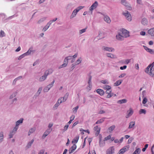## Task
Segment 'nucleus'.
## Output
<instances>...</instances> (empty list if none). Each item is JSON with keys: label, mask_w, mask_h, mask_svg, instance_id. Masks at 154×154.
Segmentation results:
<instances>
[{"label": "nucleus", "mask_w": 154, "mask_h": 154, "mask_svg": "<svg viewBox=\"0 0 154 154\" xmlns=\"http://www.w3.org/2000/svg\"><path fill=\"white\" fill-rule=\"evenodd\" d=\"M67 65H66V63H63V64H62V65L60 66L59 67V69H61V68H63L65 67H66L67 66Z\"/></svg>", "instance_id": "obj_54"}, {"label": "nucleus", "mask_w": 154, "mask_h": 154, "mask_svg": "<svg viewBox=\"0 0 154 154\" xmlns=\"http://www.w3.org/2000/svg\"><path fill=\"white\" fill-rule=\"evenodd\" d=\"M103 49L105 51H107L111 52L114 51V49L113 48L108 47H103Z\"/></svg>", "instance_id": "obj_11"}, {"label": "nucleus", "mask_w": 154, "mask_h": 154, "mask_svg": "<svg viewBox=\"0 0 154 154\" xmlns=\"http://www.w3.org/2000/svg\"><path fill=\"white\" fill-rule=\"evenodd\" d=\"M78 12V11H77L76 9L74 10L70 16V18H72L76 16Z\"/></svg>", "instance_id": "obj_17"}, {"label": "nucleus", "mask_w": 154, "mask_h": 154, "mask_svg": "<svg viewBox=\"0 0 154 154\" xmlns=\"http://www.w3.org/2000/svg\"><path fill=\"white\" fill-rule=\"evenodd\" d=\"M122 15L125 16L126 18L129 21L131 20V16L130 13L127 11H125L122 13Z\"/></svg>", "instance_id": "obj_3"}, {"label": "nucleus", "mask_w": 154, "mask_h": 154, "mask_svg": "<svg viewBox=\"0 0 154 154\" xmlns=\"http://www.w3.org/2000/svg\"><path fill=\"white\" fill-rule=\"evenodd\" d=\"M17 92H15L13 93L12 94L10 97V99H12L14 97H15L16 95L17 94Z\"/></svg>", "instance_id": "obj_40"}, {"label": "nucleus", "mask_w": 154, "mask_h": 154, "mask_svg": "<svg viewBox=\"0 0 154 154\" xmlns=\"http://www.w3.org/2000/svg\"><path fill=\"white\" fill-rule=\"evenodd\" d=\"M127 66L124 65L122 66H121L120 67V69L121 70H124V69H126L127 68Z\"/></svg>", "instance_id": "obj_61"}, {"label": "nucleus", "mask_w": 154, "mask_h": 154, "mask_svg": "<svg viewBox=\"0 0 154 154\" xmlns=\"http://www.w3.org/2000/svg\"><path fill=\"white\" fill-rule=\"evenodd\" d=\"M135 125V122H131L129 125L128 127L129 128H132L134 125Z\"/></svg>", "instance_id": "obj_36"}, {"label": "nucleus", "mask_w": 154, "mask_h": 154, "mask_svg": "<svg viewBox=\"0 0 154 154\" xmlns=\"http://www.w3.org/2000/svg\"><path fill=\"white\" fill-rule=\"evenodd\" d=\"M79 106H77L76 107L72 109L73 112L75 113L76 112L77 110L79 108Z\"/></svg>", "instance_id": "obj_45"}, {"label": "nucleus", "mask_w": 154, "mask_h": 154, "mask_svg": "<svg viewBox=\"0 0 154 154\" xmlns=\"http://www.w3.org/2000/svg\"><path fill=\"white\" fill-rule=\"evenodd\" d=\"M91 79L92 76L91 75H89V80L88 82V84L90 85V84H92L91 83Z\"/></svg>", "instance_id": "obj_51"}, {"label": "nucleus", "mask_w": 154, "mask_h": 154, "mask_svg": "<svg viewBox=\"0 0 154 154\" xmlns=\"http://www.w3.org/2000/svg\"><path fill=\"white\" fill-rule=\"evenodd\" d=\"M47 17H44L40 18L37 22V23L38 24H41L45 21L47 19Z\"/></svg>", "instance_id": "obj_18"}, {"label": "nucleus", "mask_w": 154, "mask_h": 154, "mask_svg": "<svg viewBox=\"0 0 154 154\" xmlns=\"http://www.w3.org/2000/svg\"><path fill=\"white\" fill-rule=\"evenodd\" d=\"M98 5V3L96 1L94 3L90 8L89 10L91 11V14L92 13V11L96 8Z\"/></svg>", "instance_id": "obj_10"}, {"label": "nucleus", "mask_w": 154, "mask_h": 154, "mask_svg": "<svg viewBox=\"0 0 154 154\" xmlns=\"http://www.w3.org/2000/svg\"><path fill=\"white\" fill-rule=\"evenodd\" d=\"M115 128V126L114 125H112L110 127L108 128L109 132H111Z\"/></svg>", "instance_id": "obj_35"}, {"label": "nucleus", "mask_w": 154, "mask_h": 154, "mask_svg": "<svg viewBox=\"0 0 154 154\" xmlns=\"http://www.w3.org/2000/svg\"><path fill=\"white\" fill-rule=\"evenodd\" d=\"M62 98H61L58 99L57 103L54 106V108L57 109L58 106L60 105V104L62 103Z\"/></svg>", "instance_id": "obj_12"}, {"label": "nucleus", "mask_w": 154, "mask_h": 154, "mask_svg": "<svg viewBox=\"0 0 154 154\" xmlns=\"http://www.w3.org/2000/svg\"><path fill=\"white\" fill-rule=\"evenodd\" d=\"M140 114L144 113L145 114L146 111L145 109H141L139 111Z\"/></svg>", "instance_id": "obj_53"}, {"label": "nucleus", "mask_w": 154, "mask_h": 154, "mask_svg": "<svg viewBox=\"0 0 154 154\" xmlns=\"http://www.w3.org/2000/svg\"><path fill=\"white\" fill-rule=\"evenodd\" d=\"M111 138V136L110 135H109L108 136L105 137L104 138V141H106L108 140Z\"/></svg>", "instance_id": "obj_49"}, {"label": "nucleus", "mask_w": 154, "mask_h": 154, "mask_svg": "<svg viewBox=\"0 0 154 154\" xmlns=\"http://www.w3.org/2000/svg\"><path fill=\"white\" fill-rule=\"evenodd\" d=\"M68 61L67 60V58H66V57H65L63 63H66V65H67L68 63Z\"/></svg>", "instance_id": "obj_62"}, {"label": "nucleus", "mask_w": 154, "mask_h": 154, "mask_svg": "<svg viewBox=\"0 0 154 154\" xmlns=\"http://www.w3.org/2000/svg\"><path fill=\"white\" fill-rule=\"evenodd\" d=\"M15 134V133H14V132H13L12 131H11L9 134V138L11 139L12 138L13 135Z\"/></svg>", "instance_id": "obj_39"}, {"label": "nucleus", "mask_w": 154, "mask_h": 154, "mask_svg": "<svg viewBox=\"0 0 154 154\" xmlns=\"http://www.w3.org/2000/svg\"><path fill=\"white\" fill-rule=\"evenodd\" d=\"M57 18H55L53 20H50L48 22V24L51 25L53 22L57 20Z\"/></svg>", "instance_id": "obj_37"}, {"label": "nucleus", "mask_w": 154, "mask_h": 154, "mask_svg": "<svg viewBox=\"0 0 154 154\" xmlns=\"http://www.w3.org/2000/svg\"><path fill=\"white\" fill-rule=\"evenodd\" d=\"M81 131H84L85 132L87 133L88 134L90 133V131L88 130H84L82 128H81L80 130Z\"/></svg>", "instance_id": "obj_48"}, {"label": "nucleus", "mask_w": 154, "mask_h": 154, "mask_svg": "<svg viewBox=\"0 0 154 154\" xmlns=\"http://www.w3.org/2000/svg\"><path fill=\"white\" fill-rule=\"evenodd\" d=\"M76 148V146L75 144H74L73 146H72L71 148L73 150H75Z\"/></svg>", "instance_id": "obj_57"}, {"label": "nucleus", "mask_w": 154, "mask_h": 154, "mask_svg": "<svg viewBox=\"0 0 154 154\" xmlns=\"http://www.w3.org/2000/svg\"><path fill=\"white\" fill-rule=\"evenodd\" d=\"M32 48H30L26 52L24 53L23 54L20 55V56H19L18 58V59L19 60H20L22 58L24 57L25 56L30 54L31 52L32 51Z\"/></svg>", "instance_id": "obj_2"}, {"label": "nucleus", "mask_w": 154, "mask_h": 154, "mask_svg": "<svg viewBox=\"0 0 154 154\" xmlns=\"http://www.w3.org/2000/svg\"><path fill=\"white\" fill-rule=\"evenodd\" d=\"M99 13L101 14L104 16V19L105 22L108 23H110L111 22L110 19L108 16L101 12H99Z\"/></svg>", "instance_id": "obj_8"}, {"label": "nucleus", "mask_w": 154, "mask_h": 154, "mask_svg": "<svg viewBox=\"0 0 154 154\" xmlns=\"http://www.w3.org/2000/svg\"><path fill=\"white\" fill-rule=\"evenodd\" d=\"M5 34L3 30H1L0 32V37H5Z\"/></svg>", "instance_id": "obj_38"}, {"label": "nucleus", "mask_w": 154, "mask_h": 154, "mask_svg": "<svg viewBox=\"0 0 154 154\" xmlns=\"http://www.w3.org/2000/svg\"><path fill=\"white\" fill-rule=\"evenodd\" d=\"M47 74L46 73H44V75L40 77L39 79V81L40 82H42L45 80L47 77Z\"/></svg>", "instance_id": "obj_15"}, {"label": "nucleus", "mask_w": 154, "mask_h": 154, "mask_svg": "<svg viewBox=\"0 0 154 154\" xmlns=\"http://www.w3.org/2000/svg\"><path fill=\"white\" fill-rule=\"evenodd\" d=\"M133 140V138L132 137H131V138H129L128 140V143L129 144V143H131L132 142V141Z\"/></svg>", "instance_id": "obj_59"}, {"label": "nucleus", "mask_w": 154, "mask_h": 154, "mask_svg": "<svg viewBox=\"0 0 154 154\" xmlns=\"http://www.w3.org/2000/svg\"><path fill=\"white\" fill-rule=\"evenodd\" d=\"M133 112L132 111V109L131 108H130L128 111L127 114L126 116V118H128L131 116V115L133 114Z\"/></svg>", "instance_id": "obj_16"}, {"label": "nucleus", "mask_w": 154, "mask_h": 154, "mask_svg": "<svg viewBox=\"0 0 154 154\" xmlns=\"http://www.w3.org/2000/svg\"><path fill=\"white\" fill-rule=\"evenodd\" d=\"M18 128H19V127H17V126H15V127L14 128L13 130L11 131L15 134V133L17 132V129H18Z\"/></svg>", "instance_id": "obj_42"}, {"label": "nucleus", "mask_w": 154, "mask_h": 154, "mask_svg": "<svg viewBox=\"0 0 154 154\" xmlns=\"http://www.w3.org/2000/svg\"><path fill=\"white\" fill-rule=\"evenodd\" d=\"M152 64H150L146 69L145 72L151 76H153L154 75V68L153 67V65L152 66Z\"/></svg>", "instance_id": "obj_1"}, {"label": "nucleus", "mask_w": 154, "mask_h": 154, "mask_svg": "<svg viewBox=\"0 0 154 154\" xmlns=\"http://www.w3.org/2000/svg\"><path fill=\"white\" fill-rule=\"evenodd\" d=\"M34 141V139L32 140H31L30 142H29L28 143L27 145V146H26V147L28 148H29L31 146L32 144V143H33Z\"/></svg>", "instance_id": "obj_24"}, {"label": "nucleus", "mask_w": 154, "mask_h": 154, "mask_svg": "<svg viewBox=\"0 0 154 154\" xmlns=\"http://www.w3.org/2000/svg\"><path fill=\"white\" fill-rule=\"evenodd\" d=\"M115 149L114 146L110 147L106 151V154H112L114 153Z\"/></svg>", "instance_id": "obj_9"}, {"label": "nucleus", "mask_w": 154, "mask_h": 154, "mask_svg": "<svg viewBox=\"0 0 154 154\" xmlns=\"http://www.w3.org/2000/svg\"><path fill=\"white\" fill-rule=\"evenodd\" d=\"M44 152H45L44 149H41L39 153L38 154H43Z\"/></svg>", "instance_id": "obj_64"}, {"label": "nucleus", "mask_w": 154, "mask_h": 154, "mask_svg": "<svg viewBox=\"0 0 154 154\" xmlns=\"http://www.w3.org/2000/svg\"><path fill=\"white\" fill-rule=\"evenodd\" d=\"M129 32L125 29H123L121 33L123 38H126L129 36Z\"/></svg>", "instance_id": "obj_5"}, {"label": "nucleus", "mask_w": 154, "mask_h": 154, "mask_svg": "<svg viewBox=\"0 0 154 154\" xmlns=\"http://www.w3.org/2000/svg\"><path fill=\"white\" fill-rule=\"evenodd\" d=\"M148 32L152 36H154V28L149 29Z\"/></svg>", "instance_id": "obj_20"}, {"label": "nucleus", "mask_w": 154, "mask_h": 154, "mask_svg": "<svg viewBox=\"0 0 154 154\" xmlns=\"http://www.w3.org/2000/svg\"><path fill=\"white\" fill-rule=\"evenodd\" d=\"M147 101V100L146 98V97L144 98H143V101H142L143 103V104H145L146 103Z\"/></svg>", "instance_id": "obj_58"}, {"label": "nucleus", "mask_w": 154, "mask_h": 154, "mask_svg": "<svg viewBox=\"0 0 154 154\" xmlns=\"http://www.w3.org/2000/svg\"><path fill=\"white\" fill-rule=\"evenodd\" d=\"M141 23L144 25H146L147 23V20L145 18H143L141 21Z\"/></svg>", "instance_id": "obj_25"}, {"label": "nucleus", "mask_w": 154, "mask_h": 154, "mask_svg": "<svg viewBox=\"0 0 154 154\" xmlns=\"http://www.w3.org/2000/svg\"><path fill=\"white\" fill-rule=\"evenodd\" d=\"M121 3L122 4L125 6L127 9L129 10H130L131 9V6H130L129 4L127 3L126 1H121Z\"/></svg>", "instance_id": "obj_7"}, {"label": "nucleus", "mask_w": 154, "mask_h": 154, "mask_svg": "<svg viewBox=\"0 0 154 154\" xmlns=\"http://www.w3.org/2000/svg\"><path fill=\"white\" fill-rule=\"evenodd\" d=\"M101 82L104 84H108L109 82L107 80H102L101 81Z\"/></svg>", "instance_id": "obj_41"}, {"label": "nucleus", "mask_w": 154, "mask_h": 154, "mask_svg": "<svg viewBox=\"0 0 154 154\" xmlns=\"http://www.w3.org/2000/svg\"><path fill=\"white\" fill-rule=\"evenodd\" d=\"M79 139V136H76L72 140V143H77Z\"/></svg>", "instance_id": "obj_34"}, {"label": "nucleus", "mask_w": 154, "mask_h": 154, "mask_svg": "<svg viewBox=\"0 0 154 154\" xmlns=\"http://www.w3.org/2000/svg\"><path fill=\"white\" fill-rule=\"evenodd\" d=\"M107 57H110L112 59L114 58L115 57V56L111 53H107L106 54Z\"/></svg>", "instance_id": "obj_33"}, {"label": "nucleus", "mask_w": 154, "mask_h": 154, "mask_svg": "<svg viewBox=\"0 0 154 154\" xmlns=\"http://www.w3.org/2000/svg\"><path fill=\"white\" fill-rule=\"evenodd\" d=\"M35 130V129L34 128H31L29 131L28 132V135H30L31 134L34 132Z\"/></svg>", "instance_id": "obj_31"}, {"label": "nucleus", "mask_w": 154, "mask_h": 154, "mask_svg": "<svg viewBox=\"0 0 154 154\" xmlns=\"http://www.w3.org/2000/svg\"><path fill=\"white\" fill-rule=\"evenodd\" d=\"M84 7V6H79L75 9L79 12L80 10L83 9Z\"/></svg>", "instance_id": "obj_56"}, {"label": "nucleus", "mask_w": 154, "mask_h": 154, "mask_svg": "<svg viewBox=\"0 0 154 154\" xmlns=\"http://www.w3.org/2000/svg\"><path fill=\"white\" fill-rule=\"evenodd\" d=\"M122 82V81L118 80L114 83V85L115 86H119L121 84Z\"/></svg>", "instance_id": "obj_32"}, {"label": "nucleus", "mask_w": 154, "mask_h": 154, "mask_svg": "<svg viewBox=\"0 0 154 154\" xmlns=\"http://www.w3.org/2000/svg\"><path fill=\"white\" fill-rule=\"evenodd\" d=\"M42 87H40L39 88L37 93V94H38L37 96L39 95V94H40L42 90Z\"/></svg>", "instance_id": "obj_46"}, {"label": "nucleus", "mask_w": 154, "mask_h": 154, "mask_svg": "<svg viewBox=\"0 0 154 154\" xmlns=\"http://www.w3.org/2000/svg\"><path fill=\"white\" fill-rule=\"evenodd\" d=\"M51 131L49 129H48L47 130H46L43 134L42 137V138L44 139L46 137L48 134H50Z\"/></svg>", "instance_id": "obj_13"}, {"label": "nucleus", "mask_w": 154, "mask_h": 154, "mask_svg": "<svg viewBox=\"0 0 154 154\" xmlns=\"http://www.w3.org/2000/svg\"><path fill=\"white\" fill-rule=\"evenodd\" d=\"M53 72V70L52 69H49L48 70H46L44 73H46L47 74V75L48 76L50 74H51Z\"/></svg>", "instance_id": "obj_28"}, {"label": "nucleus", "mask_w": 154, "mask_h": 154, "mask_svg": "<svg viewBox=\"0 0 154 154\" xmlns=\"http://www.w3.org/2000/svg\"><path fill=\"white\" fill-rule=\"evenodd\" d=\"M87 29V28H86L85 29H83L80 30L79 31V33L80 34H82V33L85 32L86 31V30Z\"/></svg>", "instance_id": "obj_50"}, {"label": "nucleus", "mask_w": 154, "mask_h": 154, "mask_svg": "<svg viewBox=\"0 0 154 154\" xmlns=\"http://www.w3.org/2000/svg\"><path fill=\"white\" fill-rule=\"evenodd\" d=\"M116 39L119 40H123V37L121 33H119L118 35H116Z\"/></svg>", "instance_id": "obj_19"}, {"label": "nucleus", "mask_w": 154, "mask_h": 154, "mask_svg": "<svg viewBox=\"0 0 154 154\" xmlns=\"http://www.w3.org/2000/svg\"><path fill=\"white\" fill-rule=\"evenodd\" d=\"M51 25L48 24V23H47V25H45L44 28L42 29V31L44 32H45L46 31L48 28Z\"/></svg>", "instance_id": "obj_30"}, {"label": "nucleus", "mask_w": 154, "mask_h": 154, "mask_svg": "<svg viewBox=\"0 0 154 154\" xmlns=\"http://www.w3.org/2000/svg\"><path fill=\"white\" fill-rule=\"evenodd\" d=\"M4 138V133L2 131L0 133V143L2 142Z\"/></svg>", "instance_id": "obj_27"}, {"label": "nucleus", "mask_w": 154, "mask_h": 154, "mask_svg": "<svg viewBox=\"0 0 154 154\" xmlns=\"http://www.w3.org/2000/svg\"><path fill=\"white\" fill-rule=\"evenodd\" d=\"M105 89L107 90H111V87L109 85H105L104 88Z\"/></svg>", "instance_id": "obj_52"}, {"label": "nucleus", "mask_w": 154, "mask_h": 154, "mask_svg": "<svg viewBox=\"0 0 154 154\" xmlns=\"http://www.w3.org/2000/svg\"><path fill=\"white\" fill-rule=\"evenodd\" d=\"M97 92L100 95L104 94V92L103 90L100 89H98L97 90Z\"/></svg>", "instance_id": "obj_21"}, {"label": "nucleus", "mask_w": 154, "mask_h": 154, "mask_svg": "<svg viewBox=\"0 0 154 154\" xmlns=\"http://www.w3.org/2000/svg\"><path fill=\"white\" fill-rule=\"evenodd\" d=\"M69 95V94L68 93H67L63 97V102H64L66 100L68 97Z\"/></svg>", "instance_id": "obj_29"}, {"label": "nucleus", "mask_w": 154, "mask_h": 154, "mask_svg": "<svg viewBox=\"0 0 154 154\" xmlns=\"http://www.w3.org/2000/svg\"><path fill=\"white\" fill-rule=\"evenodd\" d=\"M126 75V74L125 73L122 74L119 76V78H121L124 77Z\"/></svg>", "instance_id": "obj_63"}, {"label": "nucleus", "mask_w": 154, "mask_h": 154, "mask_svg": "<svg viewBox=\"0 0 154 154\" xmlns=\"http://www.w3.org/2000/svg\"><path fill=\"white\" fill-rule=\"evenodd\" d=\"M82 59L81 58L78 59L75 62V64H79L81 62Z\"/></svg>", "instance_id": "obj_47"}, {"label": "nucleus", "mask_w": 154, "mask_h": 154, "mask_svg": "<svg viewBox=\"0 0 154 154\" xmlns=\"http://www.w3.org/2000/svg\"><path fill=\"white\" fill-rule=\"evenodd\" d=\"M105 119V118L104 117L103 118L99 119V120L97 121L95 123V124H100L103 122Z\"/></svg>", "instance_id": "obj_26"}, {"label": "nucleus", "mask_w": 154, "mask_h": 154, "mask_svg": "<svg viewBox=\"0 0 154 154\" xmlns=\"http://www.w3.org/2000/svg\"><path fill=\"white\" fill-rule=\"evenodd\" d=\"M127 100L126 99H123L118 101L117 103L121 104L122 103H125L127 102Z\"/></svg>", "instance_id": "obj_23"}, {"label": "nucleus", "mask_w": 154, "mask_h": 154, "mask_svg": "<svg viewBox=\"0 0 154 154\" xmlns=\"http://www.w3.org/2000/svg\"><path fill=\"white\" fill-rule=\"evenodd\" d=\"M129 148V146H124L119 151L117 154H123L125 152L127 151Z\"/></svg>", "instance_id": "obj_6"}, {"label": "nucleus", "mask_w": 154, "mask_h": 154, "mask_svg": "<svg viewBox=\"0 0 154 154\" xmlns=\"http://www.w3.org/2000/svg\"><path fill=\"white\" fill-rule=\"evenodd\" d=\"M18 16V15L17 14H14L12 16L9 17L7 19L8 20H11L13 18H14L15 17H17Z\"/></svg>", "instance_id": "obj_44"}, {"label": "nucleus", "mask_w": 154, "mask_h": 154, "mask_svg": "<svg viewBox=\"0 0 154 154\" xmlns=\"http://www.w3.org/2000/svg\"><path fill=\"white\" fill-rule=\"evenodd\" d=\"M140 152V149L138 148L135 150V154H139Z\"/></svg>", "instance_id": "obj_55"}, {"label": "nucleus", "mask_w": 154, "mask_h": 154, "mask_svg": "<svg viewBox=\"0 0 154 154\" xmlns=\"http://www.w3.org/2000/svg\"><path fill=\"white\" fill-rule=\"evenodd\" d=\"M54 82L55 80H54L51 84L45 87L44 89V91L45 92H47L48 91H49L50 88L53 86Z\"/></svg>", "instance_id": "obj_4"}, {"label": "nucleus", "mask_w": 154, "mask_h": 154, "mask_svg": "<svg viewBox=\"0 0 154 154\" xmlns=\"http://www.w3.org/2000/svg\"><path fill=\"white\" fill-rule=\"evenodd\" d=\"M130 60L129 59H126L124 61V63L126 64H127L129 63L130 62Z\"/></svg>", "instance_id": "obj_60"}, {"label": "nucleus", "mask_w": 154, "mask_h": 154, "mask_svg": "<svg viewBox=\"0 0 154 154\" xmlns=\"http://www.w3.org/2000/svg\"><path fill=\"white\" fill-rule=\"evenodd\" d=\"M99 144L100 146V147H102L103 146L105 145V143L104 141H101L100 142H99Z\"/></svg>", "instance_id": "obj_43"}, {"label": "nucleus", "mask_w": 154, "mask_h": 154, "mask_svg": "<svg viewBox=\"0 0 154 154\" xmlns=\"http://www.w3.org/2000/svg\"><path fill=\"white\" fill-rule=\"evenodd\" d=\"M94 129L96 131L95 135L96 136H98L100 133V128H98L97 126H96L94 127Z\"/></svg>", "instance_id": "obj_14"}, {"label": "nucleus", "mask_w": 154, "mask_h": 154, "mask_svg": "<svg viewBox=\"0 0 154 154\" xmlns=\"http://www.w3.org/2000/svg\"><path fill=\"white\" fill-rule=\"evenodd\" d=\"M23 119V118L20 119L19 120L17 121L16 122V126L19 127V124L22 123Z\"/></svg>", "instance_id": "obj_22"}]
</instances>
